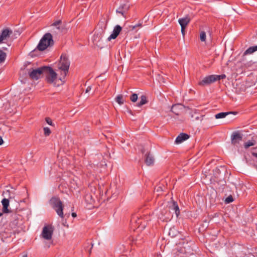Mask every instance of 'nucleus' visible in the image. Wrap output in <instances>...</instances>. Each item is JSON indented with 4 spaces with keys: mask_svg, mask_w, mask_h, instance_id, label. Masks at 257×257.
Segmentation results:
<instances>
[{
    "mask_svg": "<svg viewBox=\"0 0 257 257\" xmlns=\"http://www.w3.org/2000/svg\"><path fill=\"white\" fill-rule=\"evenodd\" d=\"M256 144V142L255 140L248 141L247 142H245L244 144V147L245 149H247L249 147L254 146Z\"/></svg>",
    "mask_w": 257,
    "mask_h": 257,
    "instance_id": "23",
    "label": "nucleus"
},
{
    "mask_svg": "<svg viewBox=\"0 0 257 257\" xmlns=\"http://www.w3.org/2000/svg\"><path fill=\"white\" fill-rule=\"evenodd\" d=\"M235 112L229 111V112H222L218 113L215 115V117L216 119L223 118L225 117L228 114L231 113H234Z\"/></svg>",
    "mask_w": 257,
    "mask_h": 257,
    "instance_id": "21",
    "label": "nucleus"
},
{
    "mask_svg": "<svg viewBox=\"0 0 257 257\" xmlns=\"http://www.w3.org/2000/svg\"><path fill=\"white\" fill-rule=\"evenodd\" d=\"M142 236L141 235H139L138 236L136 237V239H133V241L135 244H141L142 241Z\"/></svg>",
    "mask_w": 257,
    "mask_h": 257,
    "instance_id": "27",
    "label": "nucleus"
},
{
    "mask_svg": "<svg viewBox=\"0 0 257 257\" xmlns=\"http://www.w3.org/2000/svg\"><path fill=\"white\" fill-rule=\"evenodd\" d=\"M254 149H257V147H255Z\"/></svg>",
    "mask_w": 257,
    "mask_h": 257,
    "instance_id": "52",
    "label": "nucleus"
},
{
    "mask_svg": "<svg viewBox=\"0 0 257 257\" xmlns=\"http://www.w3.org/2000/svg\"><path fill=\"white\" fill-rule=\"evenodd\" d=\"M191 21V18L188 15H186L184 18H180L178 20V22L181 27H186Z\"/></svg>",
    "mask_w": 257,
    "mask_h": 257,
    "instance_id": "14",
    "label": "nucleus"
},
{
    "mask_svg": "<svg viewBox=\"0 0 257 257\" xmlns=\"http://www.w3.org/2000/svg\"><path fill=\"white\" fill-rule=\"evenodd\" d=\"M45 66L39 67L37 69H31L28 73L30 78L32 80H38L40 78L45 72Z\"/></svg>",
    "mask_w": 257,
    "mask_h": 257,
    "instance_id": "5",
    "label": "nucleus"
},
{
    "mask_svg": "<svg viewBox=\"0 0 257 257\" xmlns=\"http://www.w3.org/2000/svg\"><path fill=\"white\" fill-rule=\"evenodd\" d=\"M3 49L5 50H6L7 49V48H6V47H3Z\"/></svg>",
    "mask_w": 257,
    "mask_h": 257,
    "instance_id": "49",
    "label": "nucleus"
},
{
    "mask_svg": "<svg viewBox=\"0 0 257 257\" xmlns=\"http://www.w3.org/2000/svg\"><path fill=\"white\" fill-rule=\"evenodd\" d=\"M4 143V141L2 139V137L0 136V145H2Z\"/></svg>",
    "mask_w": 257,
    "mask_h": 257,
    "instance_id": "39",
    "label": "nucleus"
},
{
    "mask_svg": "<svg viewBox=\"0 0 257 257\" xmlns=\"http://www.w3.org/2000/svg\"><path fill=\"white\" fill-rule=\"evenodd\" d=\"M54 228L51 225L45 226L42 230V236L46 240H50L52 237Z\"/></svg>",
    "mask_w": 257,
    "mask_h": 257,
    "instance_id": "6",
    "label": "nucleus"
},
{
    "mask_svg": "<svg viewBox=\"0 0 257 257\" xmlns=\"http://www.w3.org/2000/svg\"><path fill=\"white\" fill-rule=\"evenodd\" d=\"M142 26V24H138L135 26H130L131 27H132V30H134L136 28L138 27H141Z\"/></svg>",
    "mask_w": 257,
    "mask_h": 257,
    "instance_id": "36",
    "label": "nucleus"
},
{
    "mask_svg": "<svg viewBox=\"0 0 257 257\" xmlns=\"http://www.w3.org/2000/svg\"><path fill=\"white\" fill-rule=\"evenodd\" d=\"M127 112H128V113H130V114L134 115L133 112V111H132V110H131V109H128V110H127Z\"/></svg>",
    "mask_w": 257,
    "mask_h": 257,
    "instance_id": "40",
    "label": "nucleus"
},
{
    "mask_svg": "<svg viewBox=\"0 0 257 257\" xmlns=\"http://www.w3.org/2000/svg\"><path fill=\"white\" fill-rule=\"evenodd\" d=\"M214 82H215V79L212 75H211L204 77L198 83V84L200 86H206Z\"/></svg>",
    "mask_w": 257,
    "mask_h": 257,
    "instance_id": "10",
    "label": "nucleus"
},
{
    "mask_svg": "<svg viewBox=\"0 0 257 257\" xmlns=\"http://www.w3.org/2000/svg\"><path fill=\"white\" fill-rule=\"evenodd\" d=\"M3 215V213L0 212V216H1Z\"/></svg>",
    "mask_w": 257,
    "mask_h": 257,
    "instance_id": "50",
    "label": "nucleus"
},
{
    "mask_svg": "<svg viewBox=\"0 0 257 257\" xmlns=\"http://www.w3.org/2000/svg\"><path fill=\"white\" fill-rule=\"evenodd\" d=\"M122 30V28L118 25L115 26L113 30L112 33L107 38L108 41L116 39Z\"/></svg>",
    "mask_w": 257,
    "mask_h": 257,
    "instance_id": "11",
    "label": "nucleus"
},
{
    "mask_svg": "<svg viewBox=\"0 0 257 257\" xmlns=\"http://www.w3.org/2000/svg\"><path fill=\"white\" fill-rule=\"evenodd\" d=\"M50 203L57 214L61 218H63L64 214L63 211L64 206L60 199L57 197H53L50 200Z\"/></svg>",
    "mask_w": 257,
    "mask_h": 257,
    "instance_id": "2",
    "label": "nucleus"
},
{
    "mask_svg": "<svg viewBox=\"0 0 257 257\" xmlns=\"http://www.w3.org/2000/svg\"><path fill=\"white\" fill-rule=\"evenodd\" d=\"M148 102V100H147L146 96L143 95L141 96V100L137 103V106L138 107H141L142 105L147 103Z\"/></svg>",
    "mask_w": 257,
    "mask_h": 257,
    "instance_id": "22",
    "label": "nucleus"
},
{
    "mask_svg": "<svg viewBox=\"0 0 257 257\" xmlns=\"http://www.w3.org/2000/svg\"><path fill=\"white\" fill-rule=\"evenodd\" d=\"M10 201L9 199L4 198L2 201V203L3 205V212L4 213H8L9 212V210L8 209V207L9 206Z\"/></svg>",
    "mask_w": 257,
    "mask_h": 257,
    "instance_id": "16",
    "label": "nucleus"
},
{
    "mask_svg": "<svg viewBox=\"0 0 257 257\" xmlns=\"http://www.w3.org/2000/svg\"><path fill=\"white\" fill-rule=\"evenodd\" d=\"M181 27V33L183 36L185 34V28L186 27Z\"/></svg>",
    "mask_w": 257,
    "mask_h": 257,
    "instance_id": "37",
    "label": "nucleus"
},
{
    "mask_svg": "<svg viewBox=\"0 0 257 257\" xmlns=\"http://www.w3.org/2000/svg\"><path fill=\"white\" fill-rule=\"evenodd\" d=\"M252 155L253 156L257 158V153H252Z\"/></svg>",
    "mask_w": 257,
    "mask_h": 257,
    "instance_id": "44",
    "label": "nucleus"
},
{
    "mask_svg": "<svg viewBox=\"0 0 257 257\" xmlns=\"http://www.w3.org/2000/svg\"><path fill=\"white\" fill-rule=\"evenodd\" d=\"M257 51V45L253 46L251 47H249L247 49H246L244 52L243 53V56H245L249 54H251Z\"/></svg>",
    "mask_w": 257,
    "mask_h": 257,
    "instance_id": "20",
    "label": "nucleus"
},
{
    "mask_svg": "<svg viewBox=\"0 0 257 257\" xmlns=\"http://www.w3.org/2000/svg\"><path fill=\"white\" fill-rule=\"evenodd\" d=\"M137 99H138V95L136 93H133L130 96V100L133 102H136Z\"/></svg>",
    "mask_w": 257,
    "mask_h": 257,
    "instance_id": "30",
    "label": "nucleus"
},
{
    "mask_svg": "<svg viewBox=\"0 0 257 257\" xmlns=\"http://www.w3.org/2000/svg\"><path fill=\"white\" fill-rule=\"evenodd\" d=\"M60 80L61 81V82H62V83H61V84H63V83L64 82V81H62V79H61V78H60Z\"/></svg>",
    "mask_w": 257,
    "mask_h": 257,
    "instance_id": "48",
    "label": "nucleus"
},
{
    "mask_svg": "<svg viewBox=\"0 0 257 257\" xmlns=\"http://www.w3.org/2000/svg\"><path fill=\"white\" fill-rule=\"evenodd\" d=\"M45 120L48 124L52 125V126H54V124L52 120L50 117H46Z\"/></svg>",
    "mask_w": 257,
    "mask_h": 257,
    "instance_id": "32",
    "label": "nucleus"
},
{
    "mask_svg": "<svg viewBox=\"0 0 257 257\" xmlns=\"http://www.w3.org/2000/svg\"><path fill=\"white\" fill-rule=\"evenodd\" d=\"M221 79H223L226 77V75L225 74L220 75Z\"/></svg>",
    "mask_w": 257,
    "mask_h": 257,
    "instance_id": "43",
    "label": "nucleus"
},
{
    "mask_svg": "<svg viewBox=\"0 0 257 257\" xmlns=\"http://www.w3.org/2000/svg\"><path fill=\"white\" fill-rule=\"evenodd\" d=\"M181 105L179 104L173 105L171 108V111L177 115H179L180 113Z\"/></svg>",
    "mask_w": 257,
    "mask_h": 257,
    "instance_id": "18",
    "label": "nucleus"
},
{
    "mask_svg": "<svg viewBox=\"0 0 257 257\" xmlns=\"http://www.w3.org/2000/svg\"><path fill=\"white\" fill-rule=\"evenodd\" d=\"M22 257H27V253L23 254Z\"/></svg>",
    "mask_w": 257,
    "mask_h": 257,
    "instance_id": "45",
    "label": "nucleus"
},
{
    "mask_svg": "<svg viewBox=\"0 0 257 257\" xmlns=\"http://www.w3.org/2000/svg\"><path fill=\"white\" fill-rule=\"evenodd\" d=\"M84 199L85 202L89 204H92L95 201L94 198L90 193L86 194L84 196Z\"/></svg>",
    "mask_w": 257,
    "mask_h": 257,
    "instance_id": "19",
    "label": "nucleus"
},
{
    "mask_svg": "<svg viewBox=\"0 0 257 257\" xmlns=\"http://www.w3.org/2000/svg\"><path fill=\"white\" fill-rule=\"evenodd\" d=\"M170 208L171 210H174L175 211L177 217L179 216V215L180 214V210L178 205L176 201H172V205L170 206Z\"/></svg>",
    "mask_w": 257,
    "mask_h": 257,
    "instance_id": "17",
    "label": "nucleus"
},
{
    "mask_svg": "<svg viewBox=\"0 0 257 257\" xmlns=\"http://www.w3.org/2000/svg\"><path fill=\"white\" fill-rule=\"evenodd\" d=\"M13 31L9 28L3 30L0 35V44L5 43L12 34Z\"/></svg>",
    "mask_w": 257,
    "mask_h": 257,
    "instance_id": "8",
    "label": "nucleus"
},
{
    "mask_svg": "<svg viewBox=\"0 0 257 257\" xmlns=\"http://www.w3.org/2000/svg\"><path fill=\"white\" fill-rule=\"evenodd\" d=\"M144 227H145V226H144V225H143V226H139V227H138V229H140H140H142V228H144Z\"/></svg>",
    "mask_w": 257,
    "mask_h": 257,
    "instance_id": "46",
    "label": "nucleus"
},
{
    "mask_svg": "<svg viewBox=\"0 0 257 257\" xmlns=\"http://www.w3.org/2000/svg\"><path fill=\"white\" fill-rule=\"evenodd\" d=\"M71 215L73 217H76L77 216V214L75 212H72Z\"/></svg>",
    "mask_w": 257,
    "mask_h": 257,
    "instance_id": "41",
    "label": "nucleus"
},
{
    "mask_svg": "<svg viewBox=\"0 0 257 257\" xmlns=\"http://www.w3.org/2000/svg\"><path fill=\"white\" fill-rule=\"evenodd\" d=\"M242 139V135L238 132H234L231 136V141L232 145L236 146L238 145Z\"/></svg>",
    "mask_w": 257,
    "mask_h": 257,
    "instance_id": "9",
    "label": "nucleus"
},
{
    "mask_svg": "<svg viewBox=\"0 0 257 257\" xmlns=\"http://www.w3.org/2000/svg\"><path fill=\"white\" fill-rule=\"evenodd\" d=\"M22 216L17 213H13L11 215V221L10 223L12 228H16L20 224L22 221Z\"/></svg>",
    "mask_w": 257,
    "mask_h": 257,
    "instance_id": "7",
    "label": "nucleus"
},
{
    "mask_svg": "<svg viewBox=\"0 0 257 257\" xmlns=\"http://www.w3.org/2000/svg\"><path fill=\"white\" fill-rule=\"evenodd\" d=\"M10 191L9 190H7L6 192H4L3 193V195L4 196L5 194H8L9 195H10Z\"/></svg>",
    "mask_w": 257,
    "mask_h": 257,
    "instance_id": "42",
    "label": "nucleus"
},
{
    "mask_svg": "<svg viewBox=\"0 0 257 257\" xmlns=\"http://www.w3.org/2000/svg\"><path fill=\"white\" fill-rule=\"evenodd\" d=\"M200 39L202 42H205L206 40V33L204 31H202L200 34Z\"/></svg>",
    "mask_w": 257,
    "mask_h": 257,
    "instance_id": "29",
    "label": "nucleus"
},
{
    "mask_svg": "<svg viewBox=\"0 0 257 257\" xmlns=\"http://www.w3.org/2000/svg\"><path fill=\"white\" fill-rule=\"evenodd\" d=\"M60 24H61V21L58 20V21L55 22L54 23H53L52 25L54 26H57L60 25Z\"/></svg>",
    "mask_w": 257,
    "mask_h": 257,
    "instance_id": "34",
    "label": "nucleus"
},
{
    "mask_svg": "<svg viewBox=\"0 0 257 257\" xmlns=\"http://www.w3.org/2000/svg\"><path fill=\"white\" fill-rule=\"evenodd\" d=\"M233 201V197L231 195H229L228 196L225 200V202L226 203H230Z\"/></svg>",
    "mask_w": 257,
    "mask_h": 257,
    "instance_id": "31",
    "label": "nucleus"
},
{
    "mask_svg": "<svg viewBox=\"0 0 257 257\" xmlns=\"http://www.w3.org/2000/svg\"><path fill=\"white\" fill-rule=\"evenodd\" d=\"M215 79V81L221 79L220 75H212Z\"/></svg>",
    "mask_w": 257,
    "mask_h": 257,
    "instance_id": "33",
    "label": "nucleus"
},
{
    "mask_svg": "<svg viewBox=\"0 0 257 257\" xmlns=\"http://www.w3.org/2000/svg\"><path fill=\"white\" fill-rule=\"evenodd\" d=\"M145 162L148 166L153 165L154 163V158L153 156L151 155L150 153H147L146 154Z\"/></svg>",
    "mask_w": 257,
    "mask_h": 257,
    "instance_id": "15",
    "label": "nucleus"
},
{
    "mask_svg": "<svg viewBox=\"0 0 257 257\" xmlns=\"http://www.w3.org/2000/svg\"><path fill=\"white\" fill-rule=\"evenodd\" d=\"M119 257H128L127 256H126V255H120Z\"/></svg>",
    "mask_w": 257,
    "mask_h": 257,
    "instance_id": "47",
    "label": "nucleus"
},
{
    "mask_svg": "<svg viewBox=\"0 0 257 257\" xmlns=\"http://www.w3.org/2000/svg\"><path fill=\"white\" fill-rule=\"evenodd\" d=\"M44 74L46 75V80L48 83H54V85L56 86L55 81L57 79V74L51 67L45 66Z\"/></svg>",
    "mask_w": 257,
    "mask_h": 257,
    "instance_id": "4",
    "label": "nucleus"
},
{
    "mask_svg": "<svg viewBox=\"0 0 257 257\" xmlns=\"http://www.w3.org/2000/svg\"><path fill=\"white\" fill-rule=\"evenodd\" d=\"M107 22L106 21V23H107ZM106 24H105V27H106Z\"/></svg>",
    "mask_w": 257,
    "mask_h": 257,
    "instance_id": "51",
    "label": "nucleus"
},
{
    "mask_svg": "<svg viewBox=\"0 0 257 257\" xmlns=\"http://www.w3.org/2000/svg\"><path fill=\"white\" fill-rule=\"evenodd\" d=\"M116 102L119 105H122L124 103L123 96L121 94L118 95L115 98Z\"/></svg>",
    "mask_w": 257,
    "mask_h": 257,
    "instance_id": "24",
    "label": "nucleus"
},
{
    "mask_svg": "<svg viewBox=\"0 0 257 257\" xmlns=\"http://www.w3.org/2000/svg\"><path fill=\"white\" fill-rule=\"evenodd\" d=\"M70 66V61H69L68 57L65 54H62L60 57V60L58 64V68L61 70L63 73L61 75H63V79L65 78V76L68 73L69 68Z\"/></svg>",
    "mask_w": 257,
    "mask_h": 257,
    "instance_id": "3",
    "label": "nucleus"
},
{
    "mask_svg": "<svg viewBox=\"0 0 257 257\" xmlns=\"http://www.w3.org/2000/svg\"><path fill=\"white\" fill-rule=\"evenodd\" d=\"M6 53L0 50V63L5 61L6 58Z\"/></svg>",
    "mask_w": 257,
    "mask_h": 257,
    "instance_id": "26",
    "label": "nucleus"
},
{
    "mask_svg": "<svg viewBox=\"0 0 257 257\" xmlns=\"http://www.w3.org/2000/svg\"><path fill=\"white\" fill-rule=\"evenodd\" d=\"M102 33H104V31L102 30L101 32H100V33H95L94 34V37H98L99 36V38H101V35Z\"/></svg>",
    "mask_w": 257,
    "mask_h": 257,
    "instance_id": "35",
    "label": "nucleus"
},
{
    "mask_svg": "<svg viewBox=\"0 0 257 257\" xmlns=\"http://www.w3.org/2000/svg\"><path fill=\"white\" fill-rule=\"evenodd\" d=\"M43 130H44V135L46 137L49 136L51 134V130L48 127H44Z\"/></svg>",
    "mask_w": 257,
    "mask_h": 257,
    "instance_id": "28",
    "label": "nucleus"
},
{
    "mask_svg": "<svg viewBox=\"0 0 257 257\" xmlns=\"http://www.w3.org/2000/svg\"><path fill=\"white\" fill-rule=\"evenodd\" d=\"M54 44V41L52 34L50 33H47L40 40L37 46V49L40 51H43L48 47L53 46Z\"/></svg>",
    "mask_w": 257,
    "mask_h": 257,
    "instance_id": "1",
    "label": "nucleus"
},
{
    "mask_svg": "<svg viewBox=\"0 0 257 257\" xmlns=\"http://www.w3.org/2000/svg\"><path fill=\"white\" fill-rule=\"evenodd\" d=\"M130 6L127 4H123L119 7L116 10L117 13L120 14L123 17H125L124 14L129 10Z\"/></svg>",
    "mask_w": 257,
    "mask_h": 257,
    "instance_id": "12",
    "label": "nucleus"
},
{
    "mask_svg": "<svg viewBox=\"0 0 257 257\" xmlns=\"http://www.w3.org/2000/svg\"><path fill=\"white\" fill-rule=\"evenodd\" d=\"M91 89V87L90 86H88L86 89L85 92L86 93L88 92L89 91H90Z\"/></svg>",
    "mask_w": 257,
    "mask_h": 257,
    "instance_id": "38",
    "label": "nucleus"
},
{
    "mask_svg": "<svg viewBox=\"0 0 257 257\" xmlns=\"http://www.w3.org/2000/svg\"><path fill=\"white\" fill-rule=\"evenodd\" d=\"M187 253V251L185 249V246L180 247V248L177 249V251H176V253H177L178 255L179 254H185Z\"/></svg>",
    "mask_w": 257,
    "mask_h": 257,
    "instance_id": "25",
    "label": "nucleus"
},
{
    "mask_svg": "<svg viewBox=\"0 0 257 257\" xmlns=\"http://www.w3.org/2000/svg\"><path fill=\"white\" fill-rule=\"evenodd\" d=\"M190 137V135L185 133H181L176 139L175 143L179 144L182 143L183 141L187 140Z\"/></svg>",
    "mask_w": 257,
    "mask_h": 257,
    "instance_id": "13",
    "label": "nucleus"
}]
</instances>
